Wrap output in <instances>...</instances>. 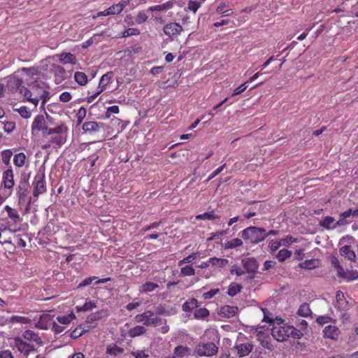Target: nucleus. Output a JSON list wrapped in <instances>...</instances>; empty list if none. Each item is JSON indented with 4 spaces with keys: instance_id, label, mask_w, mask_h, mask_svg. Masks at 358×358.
I'll list each match as a JSON object with an SVG mask.
<instances>
[{
    "instance_id": "f257e3e1",
    "label": "nucleus",
    "mask_w": 358,
    "mask_h": 358,
    "mask_svg": "<svg viewBox=\"0 0 358 358\" xmlns=\"http://www.w3.org/2000/svg\"><path fill=\"white\" fill-rule=\"evenodd\" d=\"M22 81L21 79L15 80V85L19 89L20 93L27 99V101L34 104L36 107L41 99L44 98L45 94L48 92L46 90H40L35 87H32V91L26 87L22 86Z\"/></svg>"
},
{
    "instance_id": "f03ea898",
    "label": "nucleus",
    "mask_w": 358,
    "mask_h": 358,
    "mask_svg": "<svg viewBox=\"0 0 358 358\" xmlns=\"http://www.w3.org/2000/svg\"><path fill=\"white\" fill-rule=\"evenodd\" d=\"M264 312V318L263 321L269 323L270 324H273V326L271 329V335L274 339L279 342L285 341L289 337V329L290 326L282 322L281 320L280 322H278L277 324H274V320L268 317L266 315V309H262Z\"/></svg>"
},
{
    "instance_id": "7ed1b4c3",
    "label": "nucleus",
    "mask_w": 358,
    "mask_h": 358,
    "mask_svg": "<svg viewBox=\"0 0 358 358\" xmlns=\"http://www.w3.org/2000/svg\"><path fill=\"white\" fill-rule=\"evenodd\" d=\"M62 130H64L63 126H57L55 128L48 127L45 117L42 115H37L31 124L32 133L41 131L43 137L52 135L54 133H59Z\"/></svg>"
},
{
    "instance_id": "20e7f679",
    "label": "nucleus",
    "mask_w": 358,
    "mask_h": 358,
    "mask_svg": "<svg viewBox=\"0 0 358 358\" xmlns=\"http://www.w3.org/2000/svg\"><path fill=\"white\" fill-rule=\"evenodd\" d=\"M265 229L250 226L241 231V237L252 244H258L265 239Z\"/></svg>"
},
{
    "instance_id": "39448f33",
    "label": "nucleus",
    "mask_w": 358,
    "mask_h": 358,
    "mask_svg": "<svg viewBox=\"0 0 358 358\" xmlns=\"http://www.w3.org/2000/svg\"><path fill=\"white\" fill-rule=\"evenodd\" d=\"M136 320L138 322H143L145 326H159L166 324V320H163L155 315V313L151 310H146L143 313L136 316Z\"/></svg>"
},
{
    "instance_id": "423d86ee",
    "label": "nucleus",
    "mask_w": 358,
    "mask_h": 358,
    "mask_svg": "<svg viewBox=\"0 0 358 358\" xmlns=\"http://www.w3.org/2000/svg\"><path fill=\"white\" fill-rule=\"evenodd\" d=\"M29 182L26 180H20L17 187V195L20 204L26 203V210H28L31 203V198L28 197Z\"/></svg>"
},
{
    "instance_id": "0eeeda50",
    "label": "nucleus",
    "mask_w": 358,
    "mask_h": 358,
    "mask_svg": "<svg viewBox=\"0 0 358 358\" xmlns=\"http://www.w3.org/2000/svg\"><path fill=\"white\" fill-rule=\"evenodd\" d=\"M33 196L38 198L40 194L47 191L46 182L44 171L38 173L33 180Z\"/></svg>"
},
{
    "instance_id": "6e6552de",
    "label": "nucleus",
    "mask_w": 358,
    "mask_h": 358,
    "mask_svg": "<svg viewBox=\"0 0 358 358\" xmlns=\"http://www.w3.org/2000/svg\"><path fill=\"white\" fill-rule=\"evenodd\" d=\"M112 78V72H108L101 76L96 92L87 97L88 103H92L95 99L106 90V86L110 83Z\"/></svg>"
},
{
    "instance_id": "1a4fd4ad",
    "label": "nucleus",
    "mask_w": 358,
    "mask_h": 358,
    "mask_svg": "<svg viewBox=\"0 0 358 358\" xmlns=\"http://www.w3.org/2000/svg\"><path fill=\"white\" fill-rule=\"evenodd\" d=\"M1 185L3 186L4 189L9 191V195L11 194L13 187L15 186V181L13 170L10 166L3 172Z\"/></svg>"
},
{
    "instance_id": "9d476101",
    "label": "nucleus",
    "mask_w": 358,
    "mask_h": 358,
    "mask_svg": "<svg viewBox=\"0 0 358 358\" xmlns=\"http://www.w3.org/2000/svg\"><path fill=\"white\" fill-rule=\"evenodd\" d=\"M163 31L166 36L174 40L183 31V28L179 23L169 22L164 26Z\"/></svg>"
},
{
    "instance_id": "9b49d317",
    "label": "nucleus",
    "mask_w": 358,
    "mask_h": 358,
    "mask_svg": "<svg viewBox=\"0 0 358 358\" xmlns=\"http://www.w3.org/2000/svg\"><path fill=\"white\" fill-rule=\"evenodd\" d=\"M15 346L19 352L23 354L26 357L32 352L35 351L34 345L24 341L22 338L17 336L14 338Z\"/></svg>"
},
{
    "instance_id": "f8f14e48",
    "label": "nucleus",
    "mask_w": 358,
    "mask_h": 358,
    "mask_svg": "<svg viewBox=\"0 0 358 358\" xmlns=\"http://www.w3.org/2000/svg\"><path fill=\"white\" fill-rule=\"evenodd\" d=\"M4 210L7 212L8 217L13 221V224L10 226L11 227L10 230L13 232L19 231L20 228L18 225L21 222L22 218L17 211L9 206H6Z\"/></svg>"
},
{
    "instance_id": "ddd939ff",
    "label": "nucleus",
    "mask_w": 358,
    "mask_h": 358,
    "mask_svg": "<svg viewBox=\"0 0 358 358\" xmlns=\"http://www.w3.org/2000/svg\"><path fill=\"white\" fill-rule=\"evenodd\" d=\"M218 348L214 343H207L199 345L196 348V352L199 356L210 357L217 354Z\"/></svg>"
},
{
    "instance_id": "4468645a",
    "label": "nucleus",
    "mask_w": 358,
    "mask_h": 358,
    "mask_svg": "<svg viewBox=\"0 0 358 358\" xmlns=\"http://www.w3.org/2000/svg\"><path fill=\"white\" fill-rule=\"evenodd\" d=\"M245 272L255 274L258 269V263L255 257H245L241 261Z\"/></svg>"
},
{
    "instance_id": "2eb2a0df",
    "label": "nucleus",
    "mask_w": 358,
    "mask_h": 358,
    "mask_svg": "<svg viewBox=\"0 0 358 358\" xmlns=\"http://www.w3.org/2000/svg\"><path fill=\"white\" fill-rule=\"evenodd\" d=\"M59 126H63L64 127V130H62L59 133H54L53 134H56L54 136H52L50 141L52 143L53 145H57L60 147L63 144H64L66 141V135L68 128L64 124H61Z\"/></svg>"
},
{
    "instance_id": "dca6fc26",
    "label": "nucleus",
    "mask_w": 358,
    "mask_h": 358,
    "mask_svg": "<svg viewBox=\"0 0 358 358\" xmlns=\"http://www.w3.org/2000/svg\"><path fill=\"white\" fill-rule=\"evenodd\" d=\"M337 275L343 280L350 282L358 278V272L354 270H345L343 268H340V270L337 272Z\"/></svg>"
},
{
    "instance_id": "f3484780",
    "label": "nucleus",
    "mask_w": 358,
    "mask_h": 358,
    "mask_svg": "<svg viewBox=\"0 0 358 358\" xmlns=\"http://www.w3.org/2000/svg\"><path fill=\"white\" fill-rule=\"evenodd\" d=\"M335 308L341 311L347 310L349 308V303L341 291H337L336 294Z\"/></svg>"
},
{
    "instance_id": "a211bd4d",
    "label": "nucleus",
    "mask_w": 358,
    "mask_h": 358,
    "mask_svg": "<svg viewBox=\"0 0 358 358\" xmlns=\"http://www.w3.org/2000/svg\"><path fill=\"white\" fill-rule=\"evenodd\" d=\"M324 336L334 341H337L341 334L340 329L334 325H328L323 329Z\"/></svg>"
},
{
    "instance_id": "6ab92c4d",
    "label": "nucleus",
    "mask_w": 358,
    "mask_h": 358,
    "mask_svg": "<svg viewBox=\"0 0 358 358\" xmlns=\"http://www.w3.org/2000/svg\"><path fill=\"white\" fill-rule=\"evenodd\" d=\"M238 307L234 306L224 305L220 308L219 315L226 318H231L238 313Z\"/></svg>"
},
{
    "instance_id": "aec40b11",
    "label": "nucleus",
    "mask_w": 358,
    "mask_h": 358,
    "mask_svg": "<svg viewBox=\"0 0 358 358\" xmlns=\"http://www.w3.org/2000/svg\"><path fill=\"white\" fill-rule=\"evenodd\" d=\"M235 348L237 350L238 355L240 357H245L248 355L253 349V345L250 342L244 343H238L235 345Z\"/></svg>"
},
{
    "instance_id": "412c9836",
    "label": "nucleus",
    "mask_w": 358,
    "mask_h": 358,
    "mask_svg": "<svg viewBox=\"0 0 358 358\" xmlns=\"http://www.w3.org/2000/svg\"><path fill=\"white\" fill-rule=\"evenodd\" d=\"M20 337L22 338L24 341L35 342L40 345L43 344L41 337L32 330L28 329L24 331Z\"/></svg>"
},
{
    "instance_id": "4be33fe9",
    "label": "nucleus",
    "mask_w": 358,
    "mask_h": 358,
    "mask_svg": "<svg viewBox=\"0 0 358 358\" xmlns=\"http://www.w3.org/2000/svg\"><path fill=\"white\" fill-rule=\"evenodd\" d=\"M129 4V0H122L117 4H113L107 8L106 14L117 15Z\"/></svg>"
},
{
    "instance_id": "5701e85b",
    "label": "nucleus",
    "mask_w": 358,
    "mask_h": 358,
    "mask_svg": "<svg viewBox=\"0 0 358 358\" xmlns=\"http://www.w3.org/2000/svg\"><path fill=\"white\" fill-rule=\"evenodd\" d=\"M108 309H101L95 313H93L87 317V322L91 324L96 321L100 320L102 318L107 317L108 316Z\"/></svg>"
},
{
    "instance_id": "b1692460",
    "label": "nucleus",
    "mask_w": 358,
    "mask_h": 358,
    "mask_svg": "<svg viewBox=\"0 0 358 358\" xmlns=\"http://www.w3.org/2000/svg\"><path fill=\"white\" fill-rule=\"evenodd\" d=\"M340 254L342 257L350 260L351 262H355L357 257L355 252L351 249L350 245H344L340 248Z\"/></svg>"
},
{
    "instance_id": "393cba45",
    "label": "nucleus",
    "mask_w": 358,
    "mask_h": 358,
    "mask_svg": "<svg viewBox=\"0 0 358 358\" xmlns=\"http://www.w3.org/2000/svg\"><path fill=\"white\" fill-rule=\"evenodd\" d=\"M59 61L63 64H76L77 59L76 56L71 52H62L57 55Z\"/></svg>"
},
{
    "instance_id": "a878e982",
    "label": "nucleus",
    "mask_w": 358,
    "mask_h": 358,
    "mask_svg": "<svg viewBox=\"0 0 358 358\" xmlns=\"http://www.w3.org/2000/svg\"><path fill=\"white\" fill-rule=\"evenodd\" d=\"M103 126L102 123H98L95 121L85 122L83 124V130L85 132L92 133L99 131L100 128Z\"/></svg>"
},
{
    "instance_id": "bb28decb",
    "label": "nucleus",
    "mask_w": 358,
    "mask_h": 358,
    "mask_svg": "<svg viewBox=\"0 0 358 358\" xmlns=\"http://www.w3.org/2000/svg\"><path fill=\"white\" fill-rule=\"evenodd\" d=\"M173 354L177 358L188 357L191 355V349L187 346L178 345L174 348Z\"/></svg>"
},
{
    "instance_id": "cd10ccee",
    "label": "nucleus",
    "mask_w": 358,
    "mask_h": 358,
    "mask_svg": "<svg viewBox=\"0 0 358 358\" xmlns=\"http://www.w3.org/2000/svg\"><path fill=\"white\" fill-rule=\"evenodd\" d=\"M197 307H199V302L197 299L191 298L182 304V308L185 312H191Z\"/></svg>"
},
{
    "instance_id": "c85d7f7f",
    "label": "nucleus",
    "mask_w": 358,
    "mask_h": 358,
    "mask_svg": "<svg viewBox=\"0 0 358 358\" xmlns=\"http://www.w3.org/2000/svg\"><path fill=\"white\" fill-rule=\"evenodd\" d=\"M208 262L212 266L224 268L228 264L229 260L224 258L211 257L208 259Z\"/></svg>"
},
{
    "instance_id": "c756f323",
    "label": "nucleus",
    "mask_w": 358,
    "mask_h": 358,
    "mask_svg": "<svg viewBox=\"0 0 358 358\" xmlns=\"http://www.w3.org/2000/svg\"><path fill=\"white\" fill-rule=\"evenodd\" d=\"M75 81L81 86L85 85L88 83L87 75L84 72L77 71L74 73Z\"/></svg>"
},
{
    "instance_id": "7c9ffc66",
    "label": "nucleus",
    "mask_w": 358,
    "mask_h": 358,
    "mask_svg": "<svg viewBox=\"0 0 358 358\" xmlns=\"http://www.w3.org/2000/svg\"><path fill=\"white\" fill-rule=\"evenodd\" d=\"M210 315L209 310L206 308L196 309L194 313V317L197 320H206Z\"/></svg>"
},
{
    "instance_id": "2f4dec72",
    "label": "nucleus",
    "mask_w": 358,
    "mask_h": 358,
    "mask_svg": "<svg viewBox=\"0 0 358 358\" xmlns=\"http://www.w3.org/2000/svg\"><path fill=\"white\" fill-rule=\"evenodd\" d=\"M90 331V327H87V329L80 327L78 325L74 330H73L70 334V336L73 339H76L83 336L85 333Z\"/></svg>"
},
{
    "instance_id": "473e14b6",
    "label": "nucleus",
    "mask_w": 358,
    "mask_h": 358,
    "mask_svg": "<svg viewBox=\"0 0 358 358\" xmlns=\"http://www.w3.org/2000/svg\"><path fill=\"white\" fill-rule=\"evenodd\" d=\"M27 157L24 152H19L14 155L13 163L17 167H22L24 165Z\"/></svg>"
},
{
    "instance_id": "72a5a7b5",
    "label": "nucleus",
    "mask_w": 358,
    "mask_h": 358,
    "mask_svg": "<svg viewBox=\"0 0 358 358\" xmlns=\"http://www.w3.org/2000/svg\"><path fill=\"white\" fill-rule=\"evenodd\" d=\"M146 332V329L143 326H136L129 330V335L130 337L134 338L144 334Z\"/></svg>"
},
{
    "instance_id": "f704fd0d",
    "label": "nucleus",
    "mask_w": 358,
    "mask_h": 358,
    "mask_svg": "<svg viewBox=\"0 0 358 358\" xmlns=\"http://www.w3.org/2000/svg\"><path fill=\"white\" fill-rule=\"evenodd\" d=\"M159 287V285L152 282H147L142 285L140 289L141 294L153 292L155 289Z\"/></svg>"
},
{
    "instance_id": "c9c22d12",
    "label": "nucleus",
    "mask_w": 358,
    "mask_h": 358,
    "mask_svg": "<svg viewBox=\"0 0 358 358\" xmlns=\"http://www.w3.org/2000/svg\"><path fill=\"white\" fill-rule=\"evenodd\" d=\"M124 352V349L113 344L107 346L106 353L110 355L117 356Z\"/></svg>"
},
{
    "instance_id": "e433bc0d",
    "label": "nucleus",
    "mask_w": 358,
    "mask_h": 358,
    "mask_svg": "<svg viewBox=\"0 0 358 358\" xmlns=\"http://www.w3.org/2000/svg\"><path fill=\"white\" fill-rule=\"evenodd\" d=\"M74 319H76V315L73 312L68 315H60L57 317V320L62 324H68Z\"/></svg>"
},
{
    "instance_id": "4c0bfd02",
    "label": "nucleus",
    "mask_w": 358,
    "mask_h": 358,
    "mask_svg": "<svg viewBox=\"0 0 358 358\" xmlns=\"http://www.w3.org/2000/svg\"><path fill=\"white\" fill-rule=\"evenodd\" d=\"M243 244V243L241 239L235 238L225 243L224 248L226 249H234L242 246Z\"/></svg>"
},
{
    "instance_id": "58836bf2",
    "label": "nucleus",
    "mask_w": 358,
    "mask_h": 358,
    "mask_svg": "<svg viewBox=\"0 0 358 358\" xmlns=\"http://www.w3.org/2000/svg\"><path fill=\"white\" fill-rule=\"evenodd\" d=\"M242 286L238 283L233 282L229 286L227 294L230 296H234L241 291Z\"/></svg>"
},
{
    "instance_id": "ea45409f",
    "label": "nucleus",
    "mask_w": 358,
    "mask_h": 358,
    "mask_svg": "<svg viewBox=\"0 0 358 358\" xmlns=\"http://www.w3.org/2000/svg\"><path fill=\"white\" fill-rule=\"evenodd\" d=\"M292 253L290 250L283 248L278 252L276 258L280 262H283L287 259L289 258L292 256Z\"/></svg>"
},
{
    "instance_id": "a19ab883",
    "label": "nucleus",
    "mask_w": 358,
    "mask_h": 358,
    "mask_svg": "<svg viewBox=\"0 0 358 358\" xmlns=\"http://www.w3.org/2000/svg\"><path fill=\"white\" fill-rule=\"evenodd\" d=\"M220 216L214 214L213 211L206 212L202 214L197 215L196 216V220H213L215 219H219Z\"/></svg>"
},
{
    "instance_id": "79ce46f5",
    "label": "nucleus",
    "mask_w": 358,
    "mask_h": 358,
    "mask_svg": "<svg viewBox=\"0 0 358 358\" xmlns=\"http://www.w3.org/2000/svg\"><path fill=\"white\" fill-rule=\"evenodd\" d=\"M311 310L306 303L301 304L297 311V314L302 317H308L310 315Z\"/></svg>"
},
{
    "instance_id": "37998d69",
    "label": "nucleus",
    "mask_w": 358,
    "mask_h": 358,
    "mask_svg": "<svg viewBox=\"0 0 358 358\" xmlns=\"http://www.w3.org/2000/svg\"><path fill=\"white\" fill-rule=\"evenodd\" d=\"M10 322L15 324V323H20V324H29L31 323V320L27 317L24 316H20V315H13L10 319Z\"/></svg>"
},
{
    "instance_id": "c03bdc74",
    "label": "nucleus",
    "mask_w": 358,
    "mask_h": 358,
    "mask_svg": "<svg viewBox=\"0 0 358 358\" xmlns=\"http://www.w3.org/2000/svg\"><path fill=\"white\" fill-rule=\"evenodd\" d=\"M96 305L93 301H88L85 303L82 306H76V310L78 313L81 311H90L96 308Z\"/></svg>"
},
{
    "instance_id": "a18cd8bd",
    "label": "nucleus",
    "mask_w": 358,
    "mask_h": 358,
    "mask_svg": "<svg viewBox=\"0 0 358 358\" xmlns=\"http://www.w3.org/2000/svg\"><path fill=\"white\" fill-rule=\"evenodd\" d=\"M334 221L335 219L333 217L327 216L320 222V226L326 229H331L334 228L331 227V225L334 222Z\"/></svg>"
},
{
    "instance_id": "49530a36",
    "label": "nucleus",
    "mask_w": 358,
    "mask_h": 358,
    "mask_svg": "<svg viewBox=\"0 0 358 358\" xmlns=\"http://www.w3.org/2000/svg\"><path fill=\"white\" fill-rule=\"evenodd\" d=\"M148 19V15H147L146 11L141 10L139 11L136 17L135 22L138 24H141L145 22Z\"/></svg>"
},
{
    "instance_id": "de8ad7c7",
    "label": "nucleus",
    "mask_w": 358,
    "mask_h": 358,
    "mask_svg": "<svg viewBox=\"0 0 358 358\" xmlns=\"http://www.w3.org/2000/svg\"><path fill=\"white\" fill-rule=\"evenodd\" d=\"M195 275V269L189 265L182 267L180 269V275L192 276Z\"/></svg>"
},
{
    "instance_id": "09e8293b",
    "label": "nucleus",
    "mask_w": 358,
    "mask_h": 358,
    "mask_svg": "<svg viewBox=\"0 0 358 358\" xmlns=\"http://www.w3.org/2000/svg\"><path fill=\"white\" fill-rule=\"evenodd\" d=\"M13 155V152L10 150H4L1 152V159L4 164L6 166L10 165V161L11 157Z\"/></svg>"
},
{
    "instance_id": "8fccbe9b",
    "label": "nucleus",
    "mask_w": 358,
    "mask_h": 358,
    "mask_svg": "<svg viewBox=\"0 0 358 358\" xmlns=\"http://www.w3.org/2000/svg\"><path fill=\"white\" fill-rule=\"evenodd\" d=\"M140 31L136 28H128L122 32V36L127 38L131 36H138L140 34Z\"/></svg>"
},
{
    "instance_id": "3c124183",
    "label": "nucleus",
    "mask_w": 358,
    "mask_h": 358,
    "mask_svg": "<svg viewBox=\"0 0 358 358\" xmlns=\"http://www.w3.org/2000/svg\"><path fill=\"white\" fill-rule=\"evenodd\" d=\"M282 245L289 247L292 243H296L298 241V239L292 236H287V237L284 238L280 239Z\"/></svg>"
},
{
    "instance_id": "603ef678",
    "label": "nucleus",
    "mask_w": 358,
    "mask_h": 358,
    "mask_svg": "<svg viewBox=\"0 0 358 358\" xmlns=\"http://www.w3.org/2000/svg\"><path fill=\"white\" fill-rule=\"evenodd\" d=\"M248 87V82H245L244 83L240 85L238 87H237L233 91L231 96H237L243 93L246 90V89Z\"/></svg>"
},
{
    "instance_id": "864d4df0",
    "label": "nucleus",
    "mask_w": 358,
    "mask_h": 358,
    "mask_svg": "<svg viewBox=\"0 0 358 358\" xmlns=\"http://www.w3.org/2000/svg\"><path fill=\"white\" fill-rule=\"evenodd\" d=\"M300 267L305 269H313L316 267L314 259L306 260L299 264Z\"/></svg>"
},
{
    "instance_id": "5fc2aeb1",
    "label": "nucleus",
    "mask_w": 358,
    "mask_h": 358,
    "mask_svg": "<svg viewBox=\"0 0 358 358\" xmlns=\"http://www.w3.org/2000/svg\"><path fill=\"white\" fill-rule=\"evenodd\" d=\"M220 293L219 289H212L208 292H204L202 294V298L205 300H208L213 298L216 294Z\"/></svg>"
},
{
    "instance_id": "6e6d98bb",
    "label": "nucleus",
    "mask_w": 358,
    "mask_h": 358,
    "mask_svg": "<svg viewBox=\"0 0 358 358\" xmlns=\"http://www.w3.org/2000/svg\"><path fill=\"white\" fill-rule=\"evenodd\" d=\"M86 113L87 110L85 108H84L83 106L80 107L76 115L78 124H80L83 122V120L86 117Z\"/></svg>"
},
{
    "instance_id": "4d7b16f0",
    "label": "nucleus",
    "mask_w": 358,
    "mask_h": 358,
    "mask_svg": "<svg viewBox=\"0 0 358 358\" xmlns=\"http://www.w3.org/2000/svg\"><path fill=\"white\" fill-rule=\"evenodd\" d=\"M16 110L23 118H29L31 116V111L26 106H21Z\"/></svg>"
},
{
    "instance_id": "13d9d810",
    "label": "nucleus",
    "mask_w": 358,
    "mask_h": 358,
    "mask_svg": "<svg viewBox=\"0 0 358 358\" xmlns=\"http://www.w3.org/2000/svg\"><path fill=\"white\" fill-rule=\"evenodd\" d=\"M97 279L96 276H92L85 278L78 285V288H82L88 286L92 283V282Z\"/></svg>"
},
{
    "instance_id": "bf43d9fd",
    "label": "nucleus",
    "mask_w": 358,
    "mask_h": 358,
    "mask_svg": "<svg viewBox=\"0 0 358 358\" xmlns=\"http://www.w3.org/2000/svg\"><path fill=\"white\" fill-rule=\"evenodd\" d=\"M290 329H289V336H292V338H301V336H303V333L300 330L296 329L293 326H290Z\"/></svg>"
},
{
    "instance_id": "052dcab7",
    "label": "nucleus",
    "mask_w": 358,
    "mask_h": 358,
    "mask_svg": "<svg viewBox=\"0 0 358 358\" xmlns=\"http://www.w3.org/2000/svg\"><path fill=\"white\" fill-rule=\"evenodd\" d=\"M201 7V3L190 0L188 2V9L191 11H193L194 13L197 11V10Z\"/></svg>"
},
{
    "instance_id": "680f3d73",
    "label": "nucleus",
    "mask_w": 358,
    "mask_h": 358,
    "mask_svg": "<svg viewBox=\"0 0 358 358\" xmlns=\"http://www.w3.org/2000/svg\"><path fill=\"white\" fill-rule=\"evenodd\" d=\"M257 214L256 207H250L246 212L243 213V217L246 219H250Z\"/></svg>"
},
{
    "instance_id": "e2e57ef3",
    "label": "nucleus",
    "mask_w": 358,
    "mask_h": 358,
    "mask_svg": "<svg viewBox=\"0 0 358 358\" xmlns=\"http://www.w3.org/2000/svg\"><path fill=\"white\" fill-rule=\"evenodd\" d=\"M120 112L119 106H112L107 108L106 113V117L109 118L111 114H117Z\"/></svg>"
},
{
    "instance_id": "0e129e2a",
    "label": "nucleus",
    "mask_w": 358,
    "mask_h": 358,
    "mask_svg": "<svg viewBox=\"0 0 358 358\" xmlns=\"http://www.w3.org/2000/svg\"><path fill=\"white\" fill-rule=\"evenodd\" d=\"M15 128V123L11 121L3 122V129L5 131L10 133Z\"/></svg>"
},
{
    "instance_id": "69168bd1",
    "label": "nucleus",
    "mask_w": 358,
    "mask_h": 358,
    "mask_svg": "<svg viewBox=\"0 0 358 358\" xmlns=\"http://www.w3.org/2000/svg\"><path fill=\"white\" fill-rule=\"evenodd\" d=\"M280 246H282L280 240V241L272 240L268 243V248L271 250V251H272V252L277 250Z\"/></svg>"
},
{
    "instance_id": "338daca9",
    "label": "nucleus",
    "mask_w": 358,
    "mask_h": 358,
    "mask_svg": "<svg viewBox=\"0 0 358 358\" xmlns=\"http://www.w3.org/2000/svg\"><path fill=\"white\" fill-rule=\"evenodd\" d=\"M316 321L318 324L323 325L324 324L331 322L332 321V318L327 315H322V316L318 317L317 318Z\"/></svg>"
},
{
    "instance_id": "774afa93",
    "label": "nucleus",
    "mask_w": 358,
    "mask_h": 358,
    "mask_svg": "<svg viewBox=\"0 0 358 358\" xmlns=\"http://www.w3.org/2000/svg\"><path fill=\"white\" fill-rule=\"evenodd\" d=\"M226 166V164H224L223 165L220 166L217 169H216L214 171H213L210 176H208L207 181H210L213 178H214L216 176H217L219 173H220L224 167Z\"/></svg>"
}]
</instances>
